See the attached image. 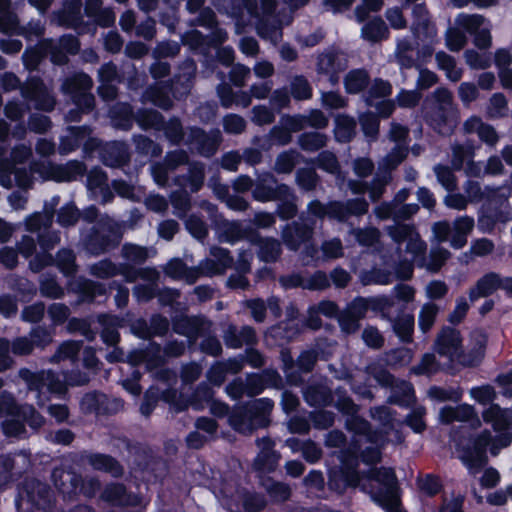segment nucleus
I'll return each mask as SVG.
<instances>
[{
  "instance_id": "de8ad7c7",
  "label": "nucleus",
  "mask_w": 512,
  "mask_h": 512,
  "mask_svg": "<svg viewBox=\"0 0 512 512\" xmlns=\"http://www.w3.org/2000/svg\"><path fill=\"white\" fill-rule=\"evenodd\" d=\"M121 319L118 316H109L107 320L103 321V328L101 331V339L107 346H116L120 342V333L118 327L120 326Z\"/></svg>"
},
{
  "instance_id": "e2e57ef3",
  "label": "nucleus",
  "mask_w": 512,
  "mask_h": 512,
  "mask_svg": "<svg viewBox=\"0 0 512 512\" xmlns=\"http://www.w3.org/2000/svg\"><path fill=\"white\" fill-rule=\"evenodd\" d=\"M122 254L127 261L138 265L145 263L148 258V250L146 247L132 243L123 245Z\"/></svg>"
},
{
  "instance_id": "603ef678",
  "label": "nucleus",
  "mask_w": 512,
  "mask_h": 512,
  "mask_svg": "<svg viewBox=\"0 0 512 512\" xmlns=\"http://www.w3.org/2000/svg\"><path fill=\"white\" fill-rule=\"evenodd\" d=\"M291 286H302L305 289L321 290L329 286V279L322 271L314 273L305 281H300L297 276L290 275V287Z\"/></svg>"
},
{
  "instance_id": "473e14b6",
  "label": "nucleus",
  "mask_w": 512,
  "mask_h": 512,
  "mask_svg": "<svg viewBox=\"0 0 512 512\" xmlns=\"http://www.w3.org/2000/svg\"><path fill=\"white\" fill-rule=\"evenodd\" d=\"M439 417L441 422L449 424L454 421L457 422H469L477 421L476 413L474 408L468 404H462L456 407L445 406L440 410Z\"/></svg>"
},
{
  "instance_id": "0eeeda50",
  "label": "nucleus",
  "mask_w": 512,
  "mask_h": 512,
  "mask_svg": "<svg viewBox=\"0 0 512 512\" xmlns=\"http://www.w3.org/2000/svg\"><path fill=\"white\" fill-rule=\"evenodd\" d=\"M423 114L427 124L441 135H450L459 119L453 95L444 87L437 88L425 99Z\"/></svg>"
},
{
  "instance_id": "c85d7f7f",
  "label": "nucleus",
  "mask_w": 512,
  "mask_h": 512,
  "mask_svg": "<svg viewBox=\"0 0 512 512\" xmlns=\"http://www.w3.org/2000/svg\"><path fill=\"white\" fill-rule=\"evenodd\" d=\"M102 162L111 168H120L128 164L129 153L124 144L113 141L107 143L101 152Z\"/></svg>"
},
{
  "instance_id": "39448f33",
  "label": "nucleus",
  "mask_w": 512,
  "mask_h": 512,
  "mask_svg": "<svg viewBox=\"0 0 512 512\" xmlns=\"http://www.w3.org/2000/svg\"><path fill=\"white\" fill-rule=\"evenodd\" d=\"M460 335L452 328H444L435 342L436 352L450 363L459 362L468 367L480 364L485 355L486 336L481 331L472 333V347L467 353H460Z\"/></svg>"
},
{
  "instance_id": "8fccbe9b",
  "label": "nucleus",
  "mask_w": 512,
  "mask_h": 512,
  "mask_svg": "<svg viewBox=\"0 0 512 512\" xmlns=\"http://www.w3.org/2000/svg\"><path fill=\"white\" fill-rule=\"evenodd\" d=\"M279 459L280 454L278 452H258L253 461V469L259 474L274 472L278 466Z\"/></svg>"
},
{
  "instance_id": "680f3d73",
  "label": "nucleus",
  "mask_w": 512,
  "mask_h": 512,
  "mask_svg": "<svg viewBox=\"0 0 512 512\" xmlns=\"http://www.w3.org/2000/svg\"><path fill=\"white\" fill-rule=\"evenodd\" d=\"M170 202L180 218L185 217L191 208V198L185 190L173 191L170 195Z\"/></svg>"
},
{
  "instance_id": "7ed1b4c3",
  "label": "nucleus",
  "mask_w": 512,
  "mask_h": 512,
  "mask_svg": "<svg viewBox=\"0 0 512 512\" xmlns=\"http://www.w3.org/2000/svg\"><path fill=\"white\" fill-rule=\"evenodd\" d=\"M359 488L386 512H405L400 505L399 487L393 469L382 467L371 476L360 478L353 471H334L330 488L342 493L347 488Z\"/></svg>"
},
{
  "instance_id": "dca6fc26",
  "label": "nucleus",
  "mask_w": 512,
  "mask_h": 512,
  "mask_svg": "<svg viewBox=\"0 0 512 512\" xmlns=\"http://www.w3.org/2000/svg\"><path fill=\"white\" fill-rule=\"evenodd\" d=\"M347 66L348 55L334 47L328 48L317 57V73L326 76L332 85L338 83L339 73L344 71Z\"/></svg>"
},
{
  "instance_id": "20e7f679",
  "label": "nucleus",
  "mask_w": 512,
  "mask_h": 512,
  "mask_svg": "<svg viewBox=\"0 0 512 512\" xmlns=\"http://www.w3.org/2000/svg\"><path fill=\"white\" fill-rule=\"evenodd\" d=\"M274 401L268 397L255 398L232 407L229 426L243 436H252L272 424Z\"/></svg>"
},
{
  "instance_id": "a19ab883",
  "label": "nucleus",
  "mask_w": 512,
  "mask_h": 512,
  "mask_svg": "<svg viewBox=\"0 0 512 512\" xmlns=\"http://www.w3.org/2000/svg\"><path fill=\"white\" fill-rule=\"evenodd\" d=\"M435 59L440 70L445 72L448 80L458 82L463 75V69L458 67L456 60L451 55L440 51L436 53Z\"/></svg>"
},
{
  "instance_id": "aec40b11",
  "label": "nucleus",
  "mask_w": 512,
  "mask_h": 512,
  "mask_svg": "<svg viewBox=\"0 0 512 512\" xmlns=\"http://www.w3.org/2000/svg\"><path fill=\"white\" fill-rule=\"evenodd\" d=\"M79 461L89 465L93 470L120 478L124 474L122 464L113 456L100 452L83 450L79 453Z\"/></svg>"
},
{
  "instance_id": "f3484780",
  "label": "nucleus",
  "mask_w": 512,
  "mask_h": 512,
  "mask_svg": "<svg viewBox=\"0 0 512 512\" xmlns=\"http://www.w3.org/2000/svg\"><path fill=\"white\" fill-rule=\"evenodd\" d=\"M222 140V134L218 128H212L206 132L201 127L191 126L185 143L195 147L201 156L209 158L217 152Z\"/></svg>"
},
{
  "instance_id": "0e129e2a",
  "label": "nucleus",
  "mask_w": 512,
  "mask_h": 512,
  "mask_svg": "<svg viewBox=\"0 0 512 512\" xmlns=\"http://www.w3.org/2000/svg\"><path fill=\"white\" fill-rule=\"evenodd\" d=\"M437 313V305L433 303H426L423 305L418 317L419 328L423 333L428 332L432 328Z\"/></svg>"
},
{
  "instance_id": "f704fd0d",
  "label": "nucleus",
  "mask_w": 512,
  "mask_h": 512,
  "mask_svg": "<svg viewBox=\"0 0 512 512\" xmlns=\"http://www.w3.org/2000/svg\"><path fill=\"white\" fill-rule=\"evenodd\" d=\"M162 123H164V116L156 109L140 108L136 112V124L144 131L155 130L160 132Z\"/></svg>"
},
{
  "instance_id": "6e6d98bb",
  "label": "nucleus",
  "mask_w": 512,
  "mask_h": 512,
  "mask_svg": "<svg viewBox=\"0 0 512 512\" xmlns=\"http://www.w3.org/2000/svg\"><path fill=\"white\" fill-rule=\"evenodd\" d=\"M82 1L69 0L64 4V9L60 14V21L71 26H77L82 22Z\"/></svg>"
},
{
  "instance_id": "052dcab7",
  "label": "nucleus",
  "mask_w": 512,
  "mask_h": 512,
  "mask_svg": "<svg viewBox=\"0 0 512 512\" xmlns=\"http://www.w3.org/2000/svg\"><path fill=\"white\" fill-rule=\"evenodd\" d=\"M267 141L269 144H288V113H283L280 117V125L274 126L269 134Z\"/></svg>"
},
{
  "instance_id": "58836bf2",
  "label": "nucleus",
  "mask_w": 512,
  "mask_h": 512,
  "mask_svg": "<svg viewBox=\"0 0 512 512\" xmlns=\"http://www.w3.org/2000/svg\"><path fill=\"white\" fill-rule=\"evenodd\" d=\"M160 132H163L169 143L174 146H179L184 142V127L181 119L177 116L170 117L168 121L164 119V123H162L160 127Z\"/></svg>"
},
{
  "instance_id": "bf43d9fd",
  "label": "nucleus",
  "mask_w": 512,
  "mask_h": 512,
  "mask_svg": "<svg viewBox=\"0 0 512 512\" xmlns=\"http://www.w3.org/2000/svg\"><path fill=\"white\" fill-rule=\"evenodd\" d=\"M125 80L124 73L120 71L113 61L106 62L98 69L99 82H116L123 83Z\"/></svg>"
},
{
  "instance_id": "4be33fe9",
  "label": "nucleus",
  "mask_w": 512,
  "mask_h": 512,
  "mask_svg": "<svg viewBox=\"0 0 512 512\" xmlns=\"http://www.w3.org/2000/svg\"><path fill=\"white\" fill-rule=\"evenodd\" d=\"M21 95L28 101L36 102L37 109L47 112L54 109V98L48 94L43 80L39 77L30 78L21 87Z\"/></svg>"
},
{
  "instance_id": "774afa93",
  "label": "nucleus",
  "mask_w": 512,
  "mask_h": 512,
  "mask_svg": "<svg viewBox=\"0 0 512 512\" xmlns=\"http://www.w3.org/2000/svg\"><path fill=\"white\" fill-rule=\"evenodd\" d=\"M267 501L264 495L257 492H247L243 496L242 507L245 512H261L265 509Z\"/></svg>"
},
{
  "instance_id": "e433bc0d",
  "label": "nucleus",
  "mask_w": 512,
  "mask_h": 512,
  "mask_svg": "<svg viewBox=\"0 0 512 512\" xmlns=\"http://www.w3.org/2000/svg\"><path fill=\"white\" fill-rule=\"evenodd\" d=\"M211 254L215 260H208V274H219L232 266L234 260L228 249L223 247H213L211 249Z\"/></svg>"
},
{
  "instance_id": "c756f323",
  "label": "nucleus",
  "mask_w": 512,
  "mask_h": 512,
  "mask_svg": "<svg viewBox=\"0 0 512 512\" xmlns=\"http://www.w3.org/2000/svg\"><path fill=\"white\" fill-rule=\"evenodd\" d=\"M350 234H352L355 237L356 241L361 246H375L376 251L379 254H381V257L385 264L390 265L392 262H395L393 256L387 257L385 254H382V250L379 248L380 231L377 228H353L350 230Z\"/></svg>"
},
{
  "instance_id": "72a5a7b5",
  "label": "nucleus",
  "mask_w": 512,
  "mask_h": 512,
  "mask_svg": "<svg viewBox=\"0 0 512 512\" xmlns=\"http://www.w3.org/2000/svg\"><path fill=\"white\" fill-rule=\"evenodd\" d=\"M68 279L75 277L78 271L76 254L70 248H61L54 256V265Z\"/></svg>"
},
{
  "instance_id": "f8f14e48",
  "label": "nucleus",
  "mask_w": 512,
  "mask_h": 512,
  "mask_svg": "<svg viewBox=\"0 0 512 512\" xmlns=\"http://www.w3.org/2000/svg\"><path fill=\"white\" fill-rule=\"evenodd\" d=\"M122 235L118 228L109 222L98 221L82 237V246L90 256H100L116 249Z\"/></svg>"
},
{
  "instance_id": "bb28decb",
  "label": "nucleus",
  "mask_w": 512,
  "mask_h": 512,
  "mask_svg": "<svg viewBox=\"0 0 512 512\" xmlns=\"http://www.w3.org/2000/svg\"><path fill=\"white\" fill-rule=\"evenodd\" d=\"M90 272L99 279H109L117 275H123L128 280L137 276L138 271L129 264H115L111 259L105 258L91 266Z\"/></svg>"
},
{
  "instance_id": "4d7b16f0",
  "label": "nucleus",
  "mask_w": 512,
  "mask_h": 512,
  "mask_svg": "<svg viewBox=\"0 0 512 512\" xmlns=\"http://www.w3.org/2000/svg\"><path fill=\"white\" fill-rule=\"evenodd\" d=\"M258 248V255L265 262H274L280 255V243L274 238H263Z\"/></svg>"
},
{
  "instance_id": "f257e3e1",
  "label": "nucleus",
  "mask_w": 512,
  "mask_h": 512,
  "mask_svg": "<svg viewBox=\"0 0 512 512\" xmlns=\"http://www.w3.org/2000/svg\"><path fill=\"white\" fill-rule=\"evenodd\" d=\"M335 407L347 416L346 428L353 433V438L349 449L341 452L339 456L341 465L329 471V480L334 471H353L360 478L371 476L378 469L370 470L367 474H360L357 470L358 456L367 465L378 463L381 460V450L388 442L386 435H384V433L388 434V430L394 431L395 443H401L403 440L399 431L394 429L390 409L386 406H380L370 410L371 417L383 426L381 431H372L370 424L357 415L358 406L349 397L339 396L335 402Z\"/></svg>"
},
{
  "instance_id": "5fc2aeb1",
  "label": "nucleus",
  "mask_w": 512,
  "mask_h": 512,
  "mask_svg": "<svg viewBox=\"0 0 512 512\" xmlns=\"http://www.w3.org/2000/svg\"><path fill=\"white\" fill-rule=\"evenodd\" d=\"M242 230L243 225L241 222L225 220L220 227L219 239L221 242L235 244L243 240Z\"/></svg>"
},
{
  "instance_id": "ddd939ff",
  "label": "nucleus",
  "mask_w": 512,
  "mask_h": 512,
  "mask_svg": "<svg viewBox=\"0 0 512 512\" xmlns=\"http://www.w3.org/2000/svg\"><path fill=\"white\" fill-rule=\"evenodd\" d=\"M368 207V202L364 198L351 199L346 202L331 201L327 204H322L315 200L309 203L308 211L310 214L319 218L327 216L330 219L344 222L349 216L366 214Z\"/></svg>"
},
{
  "instance_id": "c03bdc74",
  "label": "nucleus",
  "mask_w": 512,
  "mask_h": 512,
  "mask_svg": "<svg viewBox=\"0 0 512 512\" xmlns=\"http://www.w3.org/2000/svg\"><path fill=\"white\" fill-rule=\"evenodd\" d=\"M111 121L116 128L127 131L136 122V113H134L130 105L126 104L112 110Z\"/></svg>"
},
{
  "instance_id": "423d86ee",
  "label": "nucleus",
  "mask_w": 512,
  "mask_h": 512,
  "mask_svg": "<svg viewBox=\"0 0 512 512\" xmlns=\"http://www.w3.org/2000/svg\"><path fill=\"white\" fill-rule=\"evenodd\" d=\"M491 23L478 14H459L455 26L446 32V46L451 51H459L467 42L465 33L474 36V44L480 49H487L492 44Z\"/></svg>"
},
{
  "instance_id": "7c9ffc66",
  "label": "nucleus",
  "mask_w": 512,
  "mask_h": 512,
  "mask_svg": "<svg viewBox=\"0 0 512 512\" xmlns=\"http://www.w3.org/2000/svg\"><path fill=\"white\" fill-rule=\"evenodd\" d=\"M463 129L466 133H477L480 140L489 146H495L499 140V137L495 129L488 124L482 122L477 116H471L464 124Z\"/></svg>"
},
{
  "instance_id": "79ce46f5",
  "label": "nucleus",
  "mask_w": 512,
  "mask_h": 512,
  "mask_svg": "<svg viewBox=\"0 0 512 512\" xmlns=\"http://www.w3.org/2000/svg\"><path fill=\"white\" fill-rule=\"evenodd\" d=\"M388 35L389 30L381 18H375L361 28L362 38L371 43L386 39Z\"/></svg>"
},
{
  "instance_id": "2eb2a0df",
  "label": "nucleus",
  "mask_w": 512,
  "mask_h": 512,
  "mask_svg": "<svg viewBox=\"0 0 512 512\" xmlns=\"http://www.w3.org/2000/svg\"><path fill=\"white\" fill-rule=\"evenodd\" d=\"M16 499H19L21 504L25 500L31 510L50 511L55 505L50 487L38 480L26 481Z\"/></svg>"
},
{
  "instance_id": "c9c22d12",
  "label": "nucleus",
  "mask_w": 512,
  "mask_h": 512,
  "mask_svg": "<svg viewBox=\"0 0 512 512\" xmlns=\"http://www.w3.org/2000/svg\"><path fill=\"white\" fill-rule=\"evenodd\" d=\"M356 134V121L353 117L339 114L335 118L334 135L338 142H350Z\"/></svg>"
},
{
  "instance_id": "37998d69",
  "label": "nucleus",
  "mask_w": 512,
  "mask_h": 512,
  "mask_svg": "<svg viewBox=\"0 0 512 512\" xmlns=\"http://www.w3.org/2000/svg\"><path fill=\"white\" fill-rule=\"evenodd\" d=\"M261 485L274 502H285L288 500V483L279 482L271 476L261 477Z\"/></svg>"
},
{
  "instance_id": "393cba45",
  "label": "nucleus",
  "mask_w": 512,
  "mask_h": 512,
  "mask_svg": "<svg viewBox=\"0 0 512 512\" xmlns=\"http://www.w3.org/2000/svg\"><path fill=\"white\" fill-rule=\"evenodd\" d=\"M288 25V15L285 9L280 16L260 17L255 19V28L258 36L264 40L276 43L282 37V27Z\"/></svg>"
},
{
  "instance_id": "9d476101",
  "label": "nucleus",
  "mask_w": 512,
  "mask_h": 512,
  "mask_svg": "<svg viewBox=\"0 0 512 512\" xmlns=\"http://www.w3.org/2000/svg\"><path fill=\"white\" fill-rule=\"evenodd\" d=\"M386 230L397 245L400 246L403 242L407 243L406 252L410 255V259L405 261L400 269L397 270V276L401 279H409L413 274L412 263L415 262L423 265L426 244L420 239L419 234L411 225L396 223L388 226Z\"/></svg>"
},
{
  "instance_id": "9b49d317",
  "label": "nucleus",
  "mask_w": 512,
  "mask_h": 512,
  "mask_svg": "<svg viewBox=\"0 0 512 512\" xmlns=\"http://www.w3.org/2000/svg\"><path fill=\"white\" fill-rule=\"evenodd\" d=\"M312 227L295 225L294 231L290 228V250H297L303 245L304 253L308 258L306 263L319 260L336 259L343 256V245L340 239L333 238L322 243L320 255L318 249L310 243Z\"/></svg>"
},
{
  "instance_id": "412c9836",
  "label": "nucleus",
  "mask_w": 512,
  "mask_h": 512,
  "mask_svg": "<svg viewBox=\"0 0 512 512\" xmlns=\"http://www.w3.org/2000/svg\"><path fill=\"white\" fill-rule=\"evenodd\" d=\"M413 22L411 32L417 41L435 43L437 29L430 19L429 13L423 4H417L412 10Z\"/></svg>"
},
{
  "instance_id": "69168bd1",
  "label": "nucleus",
  "mask_w": 512,
  "mask_h": 512,
  "mask_svg": "<svg viewBox=\"0 0 512 512\" xmlns=\"http://www.w3.org/2000/svg\"><path fill=\"white\" fill-rule=\"evenodd\" d=\"M367 307L376 313H380L383 319L389 318V309L393 306L392 298L388 296L367 297Z\"/></svg>"
},
{
  "instance_id": "338daca9",
  "label": "nucleus",
  "mask_w": 512,
  "mask_h": 512,
  "mask_svg": "<svg viewBox=\"0 0 512 512\" xmlns=\"http://www.w3.org/2000/svg\"><path fill=\"white\" fill-rule=\"evenodd\" d=\"M467 65L476 70H484L491 66V58L489 54L479 53L473 49H469L464 53Z\"/></svg>"
},
{
  "instance_id": "5701e85b",
  "label": "nucleus",
  "mask_w": 512,
  "mask_h": 512,
  "mask_svg": "<svg viewBox=\"0 0 512 512\" xmlns=\"http://www.w3.org/2000/svg\"><path fill=\"white\" fill-rule=\"evenodd\" d=\"M67 289L69 292L78 296L80 302L92 303L98 296L106 293L104 284L85 278L75 276L67 280Z\"/></svg>"
},
{
  "instance_id": "4c0bfd02",
  "label": "nucleus",
  "mask_w": 512,
  "mask_h": 512,
  "mask_svg": "<svg viewBox=\"0 0 512 512\" xmlns=\"http://www.w3.org/2000/svg\"><path fill=\"white\" fill-rule=\"evenodd\" d=\"M500 287V277L496 273H488L480 278L476 286L470 290L469 297L471 301H475L480 297L492 294Z\"/></svg>"
},
{
  "instance_id": "13d9d810",
  "label": "nucleus",
  "mask_w": 512,
  "mask_h": 512,
  "mask_svg": "<svg viewBox=\"0 0 512 512\" xmlns=\"http://www.w3.org/2000/svg\"><path fill=\"white\" fill-rule=\"evenodd\" d=\"M298 142L303 150L314 152L326 145L327 136L320 132L303 133L299 137Z\"/></svg>"
},
{
  "instance_id": "a18cd8bd",
  "label": "nucleus",
  "mask_w": 512,
  "mask_h": 512,
  "mask_svg": "<svg viewBox=\"0 0 512 512\" xmlns=\"http://www.w3.org/2000/svg\"><path fill=\"white\" fill-rule=\"evenodd\" d=\"M386 183V179H381L379 176H377L373 179L369 188L365 183L358 181H350L349 188L354 194H363L368 189L370 198L373 201H377L382 196Z\"/></svg>"
},
{
  "instance_id": "6ab92c4d",
  "label": "nucleus",
  "mask_w": 512,
  "mask_h": 512,
  "mask_svg": "<svg viewBox=\"0 0 512 512\" xmlns=\"http://www.w3.org/2000/svg\"><path fill=\"white\" fill-rule=\"evenodd\" d=\"M69 134L62 136L59 143V153L67 155L83 145L85 152L94 150L96 139L91 138V128L88 125L69 126Z\"/></svg>"
},
{
  "instance_id": "4468645a",
  "label": "nucleus",
  "mask_w": 512,
  "mask_h": 512,
  "mask_svg": "<svg viewBox=\"0 0 512 512\" xmlns=\"http://www.w3.org/2000/svg\"><path fill=\"white\" fill-rule=\"evenodd\" d=\"M92 86V78L87 73L78 71L63 80L61 91L78 109L89 113L95 107V98L90 92Z\"/></svg>"
},
{
  "instance_id": "a878e982",
  "label": "nucleus",
  "mask_w": 512,
  "mask_h": 512,
  "mask_svg": "<svg viewBox=\"0 0 512 512\" xmlns=\"http://www.w3.org/2000/svg\"><path fill=\"white\" fill-rule=\"evenodd\" d=\"M278 380H280V375L273 369L248 373L245 378L247 396L256 397L260 395L266 388L276 386Z\"/></svg>"
},
{
  "instance_id": "3c124183",
  "label": "nucleus",
  "mask_w": 512,
  "mask_h": 512,
  "mask_svg": "<svg viewBox=\"0 0 512 512\" xmlns=\"http://www.w3.org/2000/svg\"><path fill=\"white\" fill-rule=\"evenodd\" d=\"M161 350L160 344L155 341L149 342V346L145 349H134L126 356V362L132 366H139L148 362L152 358V353L159 354Z\"/></svg>"
},
{
  "instance_id": "f03ea898",
  "label": "nucleus",
  "mask_w": 512,
  "mask_h": 512,
  "mask_svg": "<svg viewBox=\"0 0 512 512\" xmlns=\"http://www.w3.org/2000/svg\"><path fill=\"white\" fill-rule=\"evenodd\" d=\"M483 419L491 423L494 430L498 432L492 437L489 431L482 432L476 439H470L467 446L462 441L457 442V449L460 451V459L471 474H476L487 462L486 450L489 448L492 455L496 456L500 449L507 447L512 440L510 427L512 425V410L501 409L500 406L492 404L483 411Z\"/></svg>"
},
{
  "instance_id": "2f4dec72",
  "label": "nucleus",
  "mask_w": 512,
  "mask_h": 512,
  "mask_svg": "<svg viewBox=\"0 0 512 512\" xmlns=\"http://www.w3.org/2000/svg\"><path fill=\"white\" fill-rule=\"evenodd\" d=\"M100 498L112 506H129L133 505L132 495L127 491L123 483H109L101 492Z\"/></svg>"
},
{
  "instance_id": "cd10ccee",
  "label": "nucleus",
  "mask_w": 512,
  "mask_h": 512,
  "mask_svg": "<svg viewBox=\"0 0 512 512\" xmlns=\"http://www.w3.org/2000/svg\"><path fill=\"white\" fill-rule=\"evenodd\" d=\"M223 340L226 347L239 349L243 344L254 346L258 342L257 334L252 326L244 325L238 330L234 324L228 325L223 334Z\"/></svg>"
},
{
  "instance_id": "09e8293b",
  "label": "nucleus",
  "mask_w": 512,
  "mask_h": 512,
  "mask_svg": "<svg viewBox=\"0 0 512 512\" xmlns=\"http://www.w3.org/2000/svg\"><path fill=\"white\" fill-rule=\"evenodd\" d=\"M81 218V211L78 209L74 201L64 204L57 212V223L68 228L77 224Z\"/></svg>"
},
{
  "instance_id": "a211bd4d",
  "label": "nucleus",
  "mask_w": 512,
  "mask_h": 512,
  "mask_svg": "<svg viewBox=\"0 0 512 512\" xmlns=\"http://www.w3.org/2000/svg\"><path fill=\"white\" fill-rule=\"evenodd\" d=\"M368 373L373 374L374 379L382 386L392 388L391 401L399 405H408L414 399V389L411 383L407 381H396L394 377L386 370L374 371L372 366L368 367Z\"/></svg>"
},
{
  "instance_id": "b1692460",
  "label": "nucleus",
  "mask_w": 512,
  "mask_h": 512,
  "mask_svg": "<svg viewBox=\"0 0 512 512\" xmlns=\"http://www.w3.org/2000/svg\"><path fill=\"white\" fill-rule=\"evenodd\" d=\"M391 92L392 87L389 82L375 79L365 99L366 104L368 106H375L380 116L389 117L394 111V102L392 100L376 102V100L389 96Z\"/></svg>"
},
{
  "instance_id": "864d4df0",
  "label": "nucleus",
  "mask_w": 512,
  "mask_h": 512,
  "mask_svg": "<svg viewBox=\"0 0 512 512\" xmlns=\"http://www.w3.org/2000/svg\"><path fill=\"white\" fill-rule=\"evenodd\" d=\"M186 230L197 240H204L208 234V225L199 214L192 213L185 219Z\"/></svg>"
},
{
  "instance_id": "49530a36",
  "label": "nucleus",
  "mask_w": 512,
  "mask_h": 512,
  "mask_svg": "<svg viewBox=\"0 0 512 512\" xmlns=\"http://www.w3.org/2000/svg\"><path fill=\"white\" fill-rule=\"evenodd\" d=\"M369 82V75L363 69L351 70L344 78L345 89L350 94L361 92Z\"/></svg>"
},
{
  "instance_id": "1a4fd4ad",
  "label": "nucleus",
  "mask_w": 512,
  "mask_h": 512,
  "mask_svg": "<svg viewBox=\"0 0 512 512\" xmlns=\"http://www.w3.org/2000/svg\"><path fill=\"white\" fill-rule=\"evenodd\" d=\"M252 196L259 202L280 200L278 215L281 220L288 221V184H277L272 172H263L258 175L253 185ZM282 244L288 247V222L281 225Z\"/></svg>"
},
{
  "instance_id": "ea45409f",
  "label": "nucleus",
  "mask_w": 512,
  "mask_h": 512,
  "mask_svg": "<svg viewBox=\"0 0 512 512\" xmlns=\"http://www.w3.org/2000/svg\"><path fill=\"white\" fill-rule=\"evenodd\" d=\"M391 322L393 331L402 342H411L414 331L415 319L412 314H402L396 319L388 318Z\"/></svg>"
},
{
  "instance_id": "6e6552de",
  "label": "nucleus",
  "mask_w": 512,
  "mask_h": 512,
  "mask_svg": "<svg viewBox=\"0 0 512 512\" xmlns=\"http://www.w3.org/2000/svg\"><path fill=\"white\" fill-rule=\"evenodd\" d=\"M51 481L64 502H75L80 496L92 499L101 489L98 478H84L71 467H55L51 472Z\"/></svg>"
}]
</instances>
